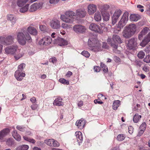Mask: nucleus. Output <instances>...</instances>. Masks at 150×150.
<instances>
[{
	"label": "nucleus",
	"instance_id": "1",
	"mask_svg": "<svg viewBox=\"0 0 150 150\" xmlns=\"http://www.w3.org/2000/svg\"><path fill=\"white\" fill-rule=\"evenodd\" d=\"M17 40L20 45H24L26 42V41L29 42L32 41L30 35L28 33H23L19 32L17 33Z\"/></svg>",
	"mask_w": 150,
	"mask_h": 150
},
{
	"label": "nucleus",
	"instance_id": "2",
	"mask_svg": "<svg viewBox=\"0 0 150 150\" xmlns=\"http://www.w3.org/2000/svg\"><path fill=\"white\" fill-rule=\"evenodd\" d=\"M136 25L131 24L125 27L122 33L123 36L126 39L132 37L135 34L136 31Z\"/></svg>",
	"mask_w": 150,
	"mask_h": 150
},
{
	"label": "nucleus",
	"instance_id": "3",
	"mask_svg": "<svg viewBox=\"0 0 150 150\" xmlns=\"http://www.w3.org/2000/svg\"><path fill=\"white\" fill-rule=\"evenodd\" d=\"M89 49L94 52H98L100 50L101 45L95 38H89L88 41Z\"/></svg>",
	"mask_w": 150,
	"mask_h": 150
},
{
	"label": "nucleus",
	"instance_id": "4",
	"mask_svg": "<svg viewBox=\"0 0 150 150\" xmlns=\"http://www.w3.org/2000/svg\"><path fill=\"white\" fill-rule=\"evenodd\" d=\"M65 14V16H61V18L63 21L67 23H72L73 21L74 17L76 16V13L72 11H66Z\"/></svg>",
	"mask_w": 150,
	"mask_h": 150
},
{
	"label": "nucleus",
	"instance_id": "5",
	"mask_svg": "<svg viewBox=\"0 0 150 150\" xmlns=\"http://www.w3.org/2000/svg\"><path fill=\"white\" fill-rule=\"evenodd\" d=\"M14 36L9 35L6 37H0V42L1 44L5 45H8L12 44L13 42Z\"/></svg>",
	"mask_w": 150,
	"mask_h": 150
},
{
	"label": "nucleus",
	"instance_id": "6",
	"mask_svg": "<svg viewBox=\"0 0 150 150\" xmlns=\"http://www.w3.org/2000/svg\"><path fill=\"white\" fill-rule=\"evenodd\" d=\"M128 13L125 12L122 15L120 20L117 25V28L121 29L126 24L128 20Z\"/></svg>",
	"mask_w": 150,
	"mask_h": 150
},
{
	"label": "nucleus",
	"instance_id": "7",
	"mask_svg": "<svg viewBox=\"0 0 150 150\" xmlns=\"http://www.w3.org/2000/svg\"><path fill=\"white\" fill-rule=\"evenodd\" d=\"M137 39L134 38H132L128 40L127 46L129 50H135L137 47Z\"/></svg>",
	"mask_w": 150,
	"mask_h": 150
},
{
	"label": "nucleus",
	"instance_id": "8",
	"mask_svg": "<svg viewBox=\"0 0 150 150\" xmlns=\"http://www.w3.org/2000/svg\"><path fill=\"white\" fill-rule=\"evenodd\" d=\"M122 13V11L120 9L116 10L115 11L112 17V23L113 25L117 22Z\"/></svg>",
	"mask_w": 150,
	"mask_h": 150
},
{
	"label": "nucleus",
	"instance_id": "9",
	"mask_svg": "<svg viewBox=\"0 0 150 150\" xmlns=\"http://www.w3.org/2000/svg\"><path fill=\"white\" fill-rule=\"evenodd\" d=\"M89 28L91 30L100 34L102 33L103 32L102 30L99 26L96 23H92L91 24Z\"/></svg>",
	"mask_w": 150,
	"mask_h": 150
},
{
	"label": "nucleus",
	"instance_id": "10",
	"mask_svg": "<svg viewBox=\"0 0 150 150\" xmlns=\"http://www.w3.org/2000/svg\"><path fill=\"white\" fill-rule=\"evenodd\" d=\"M73 29L74 32L77 33H84L86 30L85 27L80 24L75 25L73 27Z\"/></svg>",
	"mask_w": 150,
	"mask_h": 150
},
{
	"label": "nucleus",
	"instance_id": "11",
	"mask_svg": "<svg viewBox=\"0 0 150 150\" xmlns=\"http://www.w3.org/2000/svg\"><path fill=\"white\" fill-rule=\"evenodd\" d=\"M18 47L17 45H12L6 47L5 49L6 54H13L16 51Z\"/></svg>",
	"mask_w": 150,
	"mask_h": 150
},
{
	"label": "nucleus",
	"instance_id": "12",
	"mask_svg": "<svg viewBox=\"0 0 150 150\" xmlns=\"http://www.w3.org/2000/svg\"><path fill=\"white\" fill-rule=\"evenodd\" d=\"M53 42L54 44H58L60 46L67 45L68 44L67 41L60 37H58L56 39L53 40Z\"/></svg>",
	"mask_w": 150,
	"mask_h": 150
},
{
	"label": "nucleus",
	"instance_id": "13",
	"mask_svg": "<svg viewBox=\"0 0 150 150\" xmlns=\"http://www.w3.org/2000/svg\"><path fill=\"white\" fill-rule=\"evenodd\" d=\"M52 40L50 37H46L39 42V44L40 45H47L50 44L52 42Z\"/></svg>",
	"mask_w": 150,
	"mask_h": 150
},
{
	"label": "nucleus",
	"instance_id": "14",
	"mask_svg": "<svg viewBox=\"0 0 150 150\" xmlns=\"http://www.w3.org/2000/svg\"><path fill=\"white\" fill-rule=\"evenodd\" d=\"M50 26L54 29H57L61 27L60 22L57 19H54L51 21L50 23Z\"/></svg>",
	"mask_w": 150,
	"mask_h": 150
},
{
	"label": "nucleus",
	"instance_id": "15",
	"mask_svg": "<svg viewBox=\"0 0 150 150\" xmlns=\"http://www.w3.org/2000/svg\"><path fill=\"white\" fill-rule=\"evenodd\" d=\"M7 19L11 23V25L12 26L16 23L17 19L15 16L11 14H8L7 16Z\"/></svg>",
	"mask_w": 150,
	"mask_h": 150
},
{
	"label": "nucleus",
	"instance_id": "16",
	"mask_svg": "<svg viewBox=\"0 0 150 150\" xmlns=\"http://www.w3.org/2000/svg\"><path fill=\"white\" fill-rule=\"evenodd\" d=\"M15 77L18 81H21L23 79V77L25 76V74L22 72L16 71L14 74Z\"/></svg>",
	"mask_w": 150,
	"mask_h": 150
},
{
	"label": "nucleus",
	"instance_id": "17",
	"mask_svg": "<svg viewBox=\"0 0 150 150\" xmlns=\"http://www.w3.org/2000/svg\"><path fill=\"white\" fill-rule=\"evenodd\" d=\"M150 41V32L144 37L142 42L140 43V45L142 47L145 46Z\"/></svg>",
	"mask_w": 150,
	"mask_h": 150
},
{
	"label": "nucleus",
	"instance_id": "18",
	"mask_svg": "<svg viewBox=\"0 0 150 150\" xmlns=\"http://www.w3.org/2000/svg\"><path fill=\"white\" fill-rule=\"evenodd\" d=\"M88 12L90 15L93 14L96 11L97 6L93 4H91L88 6Z\"/></svg>",
	"mask_w": 150,
	"mask_h": 150
},
{
	"label": "nucleus",
	"instance_id": "19",
	"mask_svg": "<svg viewBox=\"0 0 150 150\" xmlns=\"http://www.w3.org/2000/svg\"><path fill=\"white\" fill-rule=\"evenodd\" d=\"M40 4L35 3L30 6L28 11L30 12L35 11L40 8Z\"/></svg>",
	"mask_w": 150,
	"mask_h": 150
},
{
	"label": "nucleus",
	"instance_id": "20",
	"mask_svg": "<svg viewBox=\"0 0 150 150\" xmlns=\"http://www.w3.org/2000/svg\"><path fill=\"white\" fill-rule=\"evenodd\" d=\"M85 120L82 119H81L76 122V125L78 126V128L80 129H82L84 127L85 124Z\"/></svg>",
	"mask_w": 150,
	"mask_h": 150
},
{
	"label": "nucleus",
	"instance_id": "21",
	"mask_svg": "<svg viewBox=\"0 0 150 150\" xmlns=\"http://www.w3.org/2000/svg\"><path fill=\"white\" fill-rule=\"evenodd\" d=\"M76 16H77L81 18L84 17L86 15V12L84 10L78 9L76 11Z\"/></svg>",
	"mask_w": 150,
	"mask_h": 150
},
{
	"label": "nucleus",
	"instance_id": "22",
	"mask_svg": "<svg viewBox=\"0 0 150 150\" xmlns=\"http://www.w3.org/2000/svg\"><path fill=\"white\" fill-rule=\"evenodd\" d=\"M10 130L8 128H6L0 132V139L3 138L6 136L10 132Z\"/></svg>",
	"mask_w": 150,
	"mask_h": 150
},
{
	"label": "nucleus",
	"instance_id": "23",
	"mask_svg": "<svg viewBox=\"0 0 150 150\" xmlns=\"http://www.w3.org/2000/svg\"><path fill=\"white\" fill-rule=\"evenodd\" d=\"M28 32L31 35H36L37 34V31L34 27L29 26L27 28Z\"/></svg>",
	"mask_w": 150,
	"mask_h": 150
},
{
	"label": "nucleus",
	"instance_id": "24",
	"mask_svg": "<svg viewBox=\"0 0 150 150\" xmlns=\"http://www.w3.org/2000/svg\"><path fill=\"white\" fill-rule=\"evenodd\" d=\"M62 99L61 98H58L54 100L53 103L54 105L57 106H60L63 105L64 104L62 102Z\"/></svg>",
	"mask_w": 150,
	"mask_h": 150
},
{
	"label": "nucleus",
	"instance_id": "25",
	"mask_svg": "<svg viewBox=\"0 0 150 150\" xmlns=\"http://www.w3.org/2000/svg\"><path fill=\"white\" fill-rule=\"evenodd\" d=\"M113 41L115 43L117 42L119 43H122V41L121 40L120 37L117 35H114L112 37Z\"/></svg>",
	"mask_w": 150,
	"mask_h": 150
},
{
	"label": "nucleus",
	"instance_id": "26",
	"mask_svg": "<svg viewBox=\"0 0 150 150\" xmlns=\"http://www.w3.org/2000/svg\"><path fill=\"white\" fill-rule=\"evenodd\" d=\"M12 135L14 138L16 140L19 141L21 140V136L17 133L16 130H14L12 133Z\"/></svg>",
	"mask_w": 150,
	"mask_h": 150
},
{
	"label": "nucleus",
	"instance_id": "27",
	"mask_svg": "<svg viewBox=\"0 0 150 150\" xmlns=\"http://www.w3.org/2000/svg\"><path fill=\"white\" fill-rule=\"evenodd\" d=\"M140 16L138 15L131 14L129 17L130 20L132 21H137L139 19Z\"/></svg>",
	"mask_w": 150,
	"mask_h": 150
},
{
	"label": "nucleus",
	"instance_id": "28",
	"mask_svg": "<svg viewBox=\"0 0 150 150\" xmlns=\"http://www.w3.org/2000/svg\"><path fill=\"white\" fill-rule=\"evenodd\" d=\"M14 140L12 138H9L6 141V144L9 146H11L14 144Z\"/></svg>",
	"mask_w": 150,
	"mask_h": 150
},
{
	"label": "nucleus",
	"instance_id": "29",
	"mask_svg": "<svg viewBox=\"0 0 150 150\" xmlns=\"http://www.w3.org/2000/svg\"><path fill=\"white\" fill-rule=\"evenodd\" d=\"M76 137L77 138L78 141H82L83 137L81 135V133L80 132H76L75 133Z\"/></svg>",
	"mask_w": 150,
	"mask_h": 150
},
{
	"label": "nucleus",
	"instance_id": "30",
	"mask_svg": "<svg viewBox=\"0 0 150 150\" xmlns=\"http://www.w3.org/2000/svg\"><path fill=\"white\" fill-rule=\"evenodd\" d=\"M107 42L111 45V46L115 49H117L118 47L117 44L116 43H113L112 40L110 38H108L107 40Z\"/></svg>",
	"mask_w": 150,
	"mask_h": 150
},
{
	"label": "nucleus",
	"instance_id": "31",
	"mask_svg": "<svg viewBox=\"0 0 150 150\" xmlns=\"http://www.w3.org/2000/svg\"><path fill=\"white\" fill-rule=\"evenodd\" d=\"M17 53H16L14 56V57L16 60H17L19 59L21 57L23 56V54L22 52H21L20 50H18Z\"/></svg>",
	"mask_w": 150,
	"mask_h": 150
},
{
	"label": "nucleus",
	"instance_id": "32",
	"mask_svg": "<svg viewBox=\"0 0 150 150\" xmlns=\"http://www.w3.org/2000/svg\"><path fill=\"white\" fill-rule=\"evenodd\" d=\"M94 18L97 21H100L101 20V16L99 12H96L95 14Z\"/></svg>",
	"mask_w": 150,
	"mask_h": 150
},
{
	"label": "nucleus",
	"instance_id": "33",
	"mask_svg": "<svg viewBox=\"0 0 150 150\" xmlns=\"http://www.w3.org/2000/svg\"><path fill=\"white\" fill-rule=\"evenodd\" d=\"M120 101L119 100H115L113 103V109L114 110H116L119 106Z\"/></svg>",
	"mask_w": 150,
	"mask_h": 150
},
{
	"label": "nucleus",
	"instance_id": "34",
	"mask_svg": "<svg viewBox=\"0 0 150 150\" xmlns=\"http://www.w3.org/2000/svg\"><path fill=\"white\" fill-rule=\"evenodd\" d=\"M141 117V116L140 115H139L138 114L136 113L135 114L133 117V121L134 122L137 123L138 122Z\"/></svg>",
	"mask_w": 150,
	"mask_h": 150
},
{
	"label": "nucleus",
	"instance_id": "35",
	"mask_svg": "<svg viewBox=\"0 0 150 150\" xmlns=\"http://www.w3.org/2000/svg\"><path fill=\"white\" fill-rule=\"evenodd\" d=\"M29 5L28 4L26 5L24 7L21 8L20 9V11L21 13H24L28 10V8Z\"/></svg>",
	"mask_w": 150,
	"mask_h": 150
},
{
	"label": "nucleus",
	"instance_id": "36",
	"mask_svg": "<svg viewBox=\"0 0 150 150\" xmlns=\"http://www.w3.org/2000/svg\"><path fill=\"white\" fill-rule=\"evenodd\" d=\"M145 55L144 52L142 51H140L138 53L137 57L139 58L142 59L144 58Z\"/></svg>",
	"mask_w": 150,
	"mask_h": 150
},
{
	"label": "nucleus",
	"instance_id": "37",
	"mask_svg": "<svg viewBox=\"0 0 150 150\" xmlns=\"http://www.w3.org/2000/svg\"><path fill=\"white\" fill-rule=\"evenodd\" d=\"M53 139H48V140H45V142L47 145L52 146L53 142Z\"/></svg>",
	"mask_w": 150,
	"mask_h": 150
},
{
	"label": "nucleus",
	"instance_id": "38",
	"mask_svg": "<svg viewBox=\"0 0 150 150\" xmlns=\"http://www.w3.org/2000/svg\"><path fill=\"white\" fill-rule=\"evenodd\" d=\"M26 2L24 0H18L17 1V4L19 7H21L24 5Z\"/></svg>",
	"mask_w": 150,
	"mask_h": 150
},
{
	"label": "nucleus",
	"instance_id": "39",
	"mask_svg": "<svg viewBox=\"0 0 150 150\" xmlns=\"http://www.w3.org/2000/svg\"><path fill=\"white\" fill-rule=\"evenodd\" d=\"M25 64L24 63H22L20 64L18 66V70L17 71L22 72V71L25 67Z\"/></svg>",
	"mask_w": 150,
	"mask_h": 150
},
{
	"label": "nucleus",
	"instance_id": "40",
	"mask_svg": "<svg viewBox=\"0 0 150 150\" xmlns=\"http://www.w3.org/2000/svg\"><path fill=\"white\" fill-rule=\"evenodd\" d=\"M59 81L60 83L68 85L69 83V81L64 79L61 78L59 79Z\"/></svg>",
	"mask_w": 150,
	"mask_h": 150
},
{
	"label": "nucleus",
	"instance_id": "41",
	"mask_svg": "<svg viewBox=\"0 0 150 150\" xmlns=\"http://www.w3.org/2000/svg\"><path fill=\"white\" fill-rule=\"evenodd\" d=\"M110 16L108 13L104 14L103 15V18L104 20L108 21L109 19Z\"/></svg>",
	"mask_w": 150,
	"mask_h": 150
},
{
	"label": "nucleus",
	"instance_id": "42",
	"mask_svg": "<svg viewBox=\"0 0 150 150\" xmlns=\"http://www.w3.org/2000/svg\"><path fill=\"white\" fill-rule=\"evenodd\" d=\"M144 61L147 63H150V55H148L146 56L144 59Z\"/></svg>",
	"mask_w": 150,
	"mask_h": 150
},
{
	"label": "nucleus",
	"instance_id": "43",
	"mask_svg": "<svg viewBox=\"0 0 150 150\" xmlns=\"http://www.w3.org/2000/svg\"><path fill=\"white\" fill-rule=\"evenodd\" d=\"M81 54L85 57L88 58L90 56V54L87 51H83L81 53Z\"/></svg>",
	"mask_w": 150,
	"mask_h": 150
},
{
	"label": "nucleus",
	"instance_id": "44",
	"mask_svg": "<svg viewBox=\"0 0 150 150\" xmlns=\"http://www.w3.org/2000/svg\"><path fill=\"white\" fill-rule=\"evenodd\" d=\"M125 138L123 134H120L118 135L117 137V139L119 141H122Z\"/></svg>",
	"mask_w": 150,
	"mask_h": 150
},
{
	"label": "nucleus",
	"instance_id": "45",
	"mask_svg": "<svg viewBox=\"0 0 150 150\" xmlns=\"http://www.w3.org/2000/svg\"><path fill=\"white\" fill-rule=\"evenodd\" d=\"M61 26L63 28L67 29L70 28L71 25L66 23H62V24Z\"/></svg>",
	"mask_w": 150,
	"mask_h": 150
},
{
	"label": "nucleus",
	"instance_id": "46",
	"mask_svg": "<svg viewBox=\"0 0 150 150\" xmlns=\"http://www.w3.org/2000/svg\"><path fill=\"white\" fill-rule=\"evenodd\" d=\"M149 30V29L148 28L145 27L143 29L141 32V33L144 35L147 33Z\"/></svg>",
	"mask_w": 150,
	"mask_h": 150
},
{
	"label": "nucleus",
	"instance_id": "47",
	"mask_svg": "<svg viewBox=\"0 0 150 150\" xmlns=\"http://www.w3.org/2000/svg\"><path fill=\"white\" fill-rule=\"evenodd\" d=\"M52 143L53 144L52 146V147H58L59 145V143H58L57 141L54 140V139H53Z\"/></svg>",
	"mask_w": 150,
	"mask_h": 150
},
{
	"label": "nucleus",
	"instance_id": "48",
	"mask_svg": "<svg viewBox=\"0 0 150 150\" xmlns=\"http://www.w3.org/2000/svg\"><path fill=\"white\" fill-rule=\"evenodd\" d=\"M17 129L21 131L24 132L25 131V127L20 126H18L16 127Z\"/></svg>",
	"mask_w": 150,
	"mask_h": 150
},
{
	"label": "nucleus",
	"instance_id": "49",
	"mask_svg": "<svg viewBox=\"0 0 150 150\" xmlns=\"http://www.w3.org/2000/svg\"><path fill=\"white\" fill-rule=\"evenodd\" d=\"M146 126V124L145 122L143 123L140 127V128L141 129L144 130Z\"/></svg>",
	"mask_w": 150,
	"mask_h": 150
},
{
	"label": "nucleus",
	"instance_id": "50",
	"mask_svg": "<svg viewBox=\"0 0 150 150\" xmlns=\"http://www.w3.org/2000/svg\"><path fill=\"white\" fill-rule=\"evenodd\" d=\"M59 0H50L49 2L51 4H55L58 3Z\"/></svg>",
	"mask_w": 150,
	"mask_h": 150
},
{
	"label": "nucleus",
	"instance_id": "51",
	"mask_svg": "<svg viewBox=\"0 0 150 150\" xmlns=\"http://www.w3.org/2000/svg\"><path fill=\"white\" fill-rule=\"evenodd\" d=\"M21 146L22 150H27L29 148L28 146L27 145H23Z\"/></svg>",
	"mask_w": 150,
	"mask_h": 150
},
{
	"label": "nucleus",
	"instance_id": "52",
	"mask_svg": "<svg viewBox=\"0 0 150 150\" xmlns=\"http://www.w3.org/2000/svg\"><path fill=\"white\" fill-rule=\"evenodd\" d=\"M102 47L104 48L108 49L109 48V46L106 42H103V43Z\"/></svg>",
	"mask_w": 150,
	"mask_h": 150
},
{
	"label": "nucleus",
	"instance_id": "53",
	"mask_svg": "<svg viewBox=\"0 0 150 150\" xmlns=\"http://www.w3.org/2000/svg\"><path fill=\"white\" fill-rule=\"evenodd\" d=\"M40 30L41 31H45L46 29V27L45 25L40 26Z\"/></svg>",
	"mask_w": 150,
	"mask_h": 150
},
{
	"label": "nucleus",
	"instance_id": "54",
	"mask_svg": "<svg viewBox=\"0 0 150 150\" xmlns=\"http://www.w3.org/2000/svg\"><path fill=\"white\" fill-rule=\"evenodd\" d=\"M38 107V105L37 104H34L32 105L31 108L33 110H35Z\"/></svg>",
	"mask_w": 150,
	"mask_h": 150
},
{
	"label": "nucleus",
	"instance_id": "55",
	"mask_svg": "<svg viewBox=\"0 0 150 150\" xmlns=\"http://www.w3.org/2000/svg\"><path fill=\"white\" fill-rule=\"evenodd\" d=\"M94 69L96 72H99L100 71V68L98 66L95 67L94 68Z\"/></svg>",
	"mask_w": 150,
	"mask_h": 150
},
{
	"label": "nucleus",
	"instance_id": "56",
	"mask_svg": "<svg viewBox=\"0 0 150 150\" xmlns=\"http://www.w3.org/2000/svg\"><path fill=\"white\" fill-rule=\"evenodd\" d=\"M56 58L55 57H54L50 59V62L54 63L56 62Z\"/></svg>",
	"mask_w": 150,
	"mask_h": 150
},
{
	"label": "nucleus",
	"instance_id": "57",
	"mask_svg": "<svg viewBox=\"0 0 150 150\" xmlns=\"http://www.w3.org/2000/svg\"><path fill=\"white\" fill-rule=\"evenodd\" d=\"M143 70L146 72H147L149 71V67L146 66H144L142 68Z\"/></svg>",
	"mask_w": 150,
	"mask_h": 150
},
{
	"label": "nucleus",
	"instance_id": "58",
	"mask_svg": "<svg viewBox=\"0 0 150 150\" xmlns=\"http://www.w3.org/2000/svg\"><path fill=\"white\" fill-rule=\"evenodd\" d=\"M144 51L148 53L150 52V45L146 47L144 49Z\"/></svg>",
	"mask_w": 150,
	"mask_h": 150
},
{
	"label": "nucleus",
	"instance_id": "59",
	"mask_svg": "<svg viewBox=\"0 0 150 150\" xmlns=\"http://www.w3.org/2000/svg\"><path fill=\"white\" fill-rule=\"evenodd\" d=\"M30 101L32 102V103H35L36 102V98L34 97L31 98L30 99Z\"/></svg>",
	"mask_w": 150,
	"mask_h": 150
},
{
	"label": "nucleus",
	"instance_id": "60",
	"mask_svg": "<svg viewBox=\"0 0 150 150\" xmlns=\"http://www.w3.org/2000/svg\"><path fill=\"white\" fill-rule=\"evenodd\" d=\"M129 132L130 134H132L133 132V129L132 126H130L128 127Z\"/></svg>",
	"mask_w": 150,
	"mask_h": 150
},
{
	"label": "nucleus",
	"instance_id": "61",
	"mask_svg": "<svg viewBox=\"0 0 150 150\" xmlns=\"http://www.w3.org/2000/svg\"><path fill=\"white\" fill-rule=\"evenodd\" d=\"M114 58V60L117 62H118L120 61V58L116 56H115Z\"/></svg>",
	"mask_w": 150,
	"mask_h": 150
},
{
	"label": "nucleus",
	"instance_id": "62",
	"mask_svg": "<svg viewBox=\"0 0 150 150\" xmlns=\"http://www.w3.org/2000/svg\"><path fill=\"white\" fill-rule=\"evenodd\" d=\"M94 103L95 104H97V103L99 104H102L103 103V102L102 101H100L98 100V99H96L94 100Z\"/></svg>",
	"mask_w": 150,
	"mask_h": 150
},
{
	"label": "nucleus",
	"instance_id": "63",
	"mask_svg": "<svg viewBox=\"0 0 150 150\" xmlns=\"http://www.w3.org/2000/svg\"><path fill=\"white\" fill-rule=\"evenodd\" d=\"M144 35L141 32L139 35L138 38L139 40H141Z\"/></svg>",
	"mask_w": 150,
	"mask_h": 150
},
{
	"label": "nucleus",
	"instance_id": "64",
	"mask_svg": "<svg viewBox=\"0 0 150 150\" xmlns=\"http://www.w3.org/2000/svg\"><path fill=\"white\" fill-rule=\"evenodd\" d=\"M136 65L140 67L142 64V63L140 61H137L136 62Z\"/></svg>",
	"mask_w": 150,
	"mask_h": 150
}]
</instances>
